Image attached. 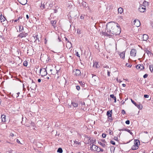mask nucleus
Returning <instances> with one entry per match:
<instances>
[{
	"mask_svg": "<svg viewBox=\"0 0 153 153\" xmlns=\"http://www.w3.org/2000/svg\"><path fill=\"white\" fill-rule=\"evenodd\" d=\"M106 31L105 32V36H111L114 35H117L120 34L121 30L119 25L114 22H109L106 25Z\"/></svg>",
	"mask_w": 153,
	"mask_h": 153,
	"instance_id": "obj_1",
	"label": "nucleus"
},
{
	"mask_svg": "<svg viewBox=\"0 0 153 153\" xmlns=\"http://www.w3.org/2000/svg\"><path fill=\"white\" fill-rule=\"evenodd\" d=\"M40 75L42 76H46L47 74L46 69L44 68L40 69Z\"/></svg>",
	"mask_w": 153,
	"mask_h": 153,
	"instance_id": "obj_2",
	"label": "nucleus"
},
{
	"mask_svg": "<svg viewBox=\"0 0 153 153\" xmlns=\"http://www.w3.org/2000/svg\"><path fill=\"white\" fill-rule=\"evenodd\" d=\"M138 10L141 13L145 12L146 10L145 6L143 5H140L139 8H138Z\"/></svg>",
	"mask_w": 153,
	"mask_h": 153,
	"instance_id": "obj_3",
	"label": "nucleus"
},
{
	"mask_svg": "<svg viewBox=\"0 0 153 153\" xmlns=\"http://www.w3.org/2000/svg\"><path fill=\"white\" fill-rule=\"evenodd\" d=\"M139 36L141 37V39H140V40L143 41L147 40L149 37L148 35L146 34H143V35L141 34Z\"/></svg>",
	"mask_w": 153,
	"mask_h": 153,
	"instance_id": "obj_4",
	"label": "nucleus"
},
{
	"mask_svg": "<svg viewBox=\"0 0 153 153\" xmlns=\"http://www.w3.org/2000/svg\"><path fill=\"white\" fill-rule=\"evenodd\" d=\"M131 102L135 105V106L137 107L138 108L140 109H141L143 108V106L142 104H137L132 99H131Z\"/></svg>",
	"mask_w": 153,
	"mask_h": 153,
	"instance_id": "obj_5",
	"label": "nucleus"
},
{
	"mask_svg": "<svg viewBox=\"0 0 153 153\" xmlns=\"http://www.w3.org/2000/svg\"><path fill=\"white\" fill-rule=\"evenodd\" d=\"M27 35V33H25V32H22L21 33H20V34L18 36V37L22 38L24 37H25Z\"/></svg>",
	"mask_w": 153,
	"mask_h": 153,
	"instance_id": "obj_6",
	"label": "nucleus"
},
{
	"mask_svg": "<svg viewBox=\"0 0 153 153\" xmlns=\"http://www.w3.org/2000/svg\"><path fill=\"white\" fill-rule=\"evenodd\" d=\"M136 53V51L135 49H132L130 52V55L133 57H135Z\"/></svg>",
	"mask_w": 153,
	"mask_h": 153,
	"instance_id": "obj_7",
	"label": "nucleus"
},
{
	"mask_svg": "<svg viewBox=\"0 0 153 153\" xmlns=\"http://www.w3.org/2000/svg\"><path fill=\"white\" fill-rule=\"evenodd\" d=\"M73 72L75 73V75L76 76H79L81 75V72L79 69H76L75 71L74 70Z\"/></svg>",
	"mask_w": 153,
	"mask_h": 153,
	"instance_id": "obj_8",
	"label": "nucleus"
},
{
	"mask_svg": "<svg viewBox=\"0 0 153 153\" xmlns=\"http://www.w3.org/2000/svg\"><path fill=\"white\" fill-rule=\"evenodd\" d=\"M134 22V25L135 26L138 27L140 26V21L138 20H135Z\"/></svg>",
	"mask_w": 153,
	"mask_h": 153,
	"instance_id": "obj_9",
	"label": "nucleus"
},
{
	"mask_svg": "<svg viewBox=\"0 0 153 153\" xmlns=\"http://www.w3.org/2000/svg\"><path fill=\"white\" fill-rule=\"evenodd\" d=\"M98 147L94 144H92L91 145L90 149L92 151H95L96 148L97 149Z\"/></svg>",
	"mask_w": 153,
	"mask_h": 153,
	"instance_id": "obj_10",
	"label": "nucleus"
},
{
	"mask_svg": "<svg viewBox=\"0 0 153 153\" xmlns=\"http://www.w3.org/2000/svg\"><path fill=\"white\" fill-rule=\"evenodd\" d=\"M18 2L22 5H25L27 2V0H18Z\"/></svg>",
	"mask_w": 153,
	"mask_h": 153,
	"instance_id": "obj_11",
	"label": "nucleus"
},
{
	"mask_svg": "<svg viewBox=\"0 0 153 153\" xmlns=\"http://www.w3.org/2000/svg\"><path fill=\"white\" fill-rule=\"evenodd\" d=\"M136 68L137 69L141 70L144 69V67L143 65L138 64L136 66Z\"/></svg>",
	"mask_w": 153,
	"mask_h": 153,
	"instance_id": "obj_12",
	"label": "nucleus"
},
{
	"mask_svg": "<svg viewBox=\"0 0 153 153\" xmlns=\"http://www.w3.org/2000/svg\"><path fill=\"white\" fill-rule=\"evenodd\" d=\"M32 83L31 86L30 87V88L32 90H34V89H35L36 85V84L34 82H33V80H32Z\"/></svg>",
	"mask_w": 153,
	"mask_h": 153,
	"instance_id": "obj_13",
	"label": "nucleus"
},
{
	"mask_svg": "<svg viewBox=\"0 0 153 153\" xmlns=\"http://www.w3.org/2000/svg\"><path fill=\"white\" fill-rule=\"evenodd\" d=\"M125 52L124 51L119 54L120 57L123 59H125Z\"/></svg>",
	"mask_w": 153,
	"mask_h": 153,
	"instance_id": "obj_14",
	"label": "nucleus"
},
{
	"mask_svg": "<svg viewBox=\"0 0 153 153\" xmlns=\"http://www.w3.org/2000/svg\"><path fill=\"white\" fill-rule=\"evenodd\" d=\"M146 53H147L149 56H153V54L151 52L149 51L147 49H146L145 50Z\"/></svg>",
	"mask_w": 153,
	"mask_h": 153,
	"instance_id": "obj_15",
	"label": "nucleus"
},
{
	"mask_svg": "<svg viewBox=\"0 0 153 153\" xmlns=\"http://www.w3.org/2000/svg\"><path fill=\"white\" fill-rule=\"evenodd\" d=\"M0 20L1 22V23H2L3 22H4L6 20V18L4 17V16H2L1 14L0 15Z\"/></svg>",
	"mask_w": 153,
	"mask_h": 153,
	"instance_id": "obj_16",
	"label": "nucleus"
},
{
	"mask_svg": "<svg viewBox=\"0 0 153 153\" xmlns=\"http://www.w3.org/2000/svg\"><path fill=\"white\" fill-rule=\"evenodd\" d=\"M79 104L81 105L82 106V109L83 110H84V107L85 106V103L84 102L81 101L80 102Z\"/></svg>",
	"mask_w": 153,
	"mask_h": 153,
	"instance_id": "obj_17",
	"label": "nucleus"
},
{
	"mask_svg": "<svg viewBox=\"0 0 153 153\" xmlns=\"http://www.w3.org/2000/svg\"><path fill=\"white\" fill-rule=\"evenodd\" d=\"M138 146L137 145H133L131 148V149L132 150H136L138 149Z\"/></svg>",
	"mask_w": 153,
	"mask_h": 153,
	"instance_id": "obj_18",
	"label": "nucleus"
},
{
	"mask_svg": "<svg viewBox=\"0 0 153 153\" xmlns=\"http://www.w3.org/2000/svg\"><path fill=\"white\" fill-rule=\"evenodd\" d=\"M1 118L2 119V122H5L6 121V116L4 115H1Z\"/></svg>",
	"mask_w": 153,
	"mask_h": 153,
	"instance_id": "obj_19",
	"label": "nucleus"
},
{
	"mask_svg": "<svg viewBox=\"0 0 153 153\" xmlns=\"http://www.w3.org/2000/svg\"><path fill=\"white\" fill-rule=\"evenodd\" d=\"M98 79V77L95 75L93 76H92V79L93 81H94V82H95Z\"/></svg>",
	"mask_w": 153,
	"mask_h": 153,
	"instance_id": "obj_20",
	"label": "nucleus"
},
{
	"mask_svg": "<svg viewBox=\"0 0 153 153\" xmlns=\"http://www.w3.org/2000/svg\"><path fill=\"white\" fill-rule=\"evenodd\" d=\"M140 141L139 140L136 139L134 140V145H137L138 146V145H140Z\"/></svg>",
	"mask_w": 153,
	"mask_h": 153,
	"instance_id": "obj_21",
	"label": "nucleus"
},
{
	"mask_svg": "<svg viewBox=\"0 0 153 153\" xmlns=\"http://www.w3.org/2000/svg\"><path fill=\"white\" fill-rule=\"evenodd\" d=\"M59 71H57V70H56L55 69H54V70L52 72H51V74L53 75H55L56 74H58Z\"/></svg>",
	"mask_w": 153,
	"mask_h": 153,
	"instance_id": "obj_22",
	"label": "nucleus"
},
{
	"mask_svg": "<svg viewBox=\"0 0 153 153\" xmlns=\"http://www.w3.org/2000/svg\"><path fill=\"white\" fill-rule=\"evenodd\" d=\"M71 104L73 105V106L74 107H77L78 106V104L76 102H71Z\"/></svg>",
	"mask_w": 153,
	"mask_h": 153,
	"instance_id": "obj_23",
	"label": "nucleus"
},
{
	"mask_svg": "<svg viewBox=\"0 0 153 153\" xmlns=\"http://www.w3.org/2000/svg\"><path fill=\"white\" fill-rule=\"evenodd\" d=\"M110 97L113 98V99L114 100V102L115 103L116 102V97L114 96V94H111L110 95Z\"/></svg>",
	"mask_w": 153,
	"mask_h": 153,
	"instance_id": "obj_24",
	"label": "nucleus"
},
{
	"mask_svg": "<svg viewBox=\"0 0 153 153\" xmlns=\"http://www.w3.org/2000/svg\"><path fill=\"white\" fill-rule=\"evenodd\" d=\"M98 143L100 145H101V146L103 147H105L106 146L105 143H103L101 141H98Z\"/></svg>",
	"mask_w": 153,
	"mask_h": 153,
	"instance_id": "obj_25",
	"label": "nucleus"
},
{
	"mask_svg": "<svg viewBox=\"0 0 153 153\" xmlns=\"http://www.w3.org/2000/svg\"><path fill=\"white\" fill-rule=\"evenodd\" d=\"M111 113H112V110H111L110 111H108L107 112V115L109 117H111Z\"/></svg>",
	"mask_w": 153,
	"mask_h": 153,
	"instance_id": "obj_26",
	"label": "nucleus"
},
{
	"mask_svg": "<svg viewBox=\"0 0 153 153\" xmlns=\"http://www.w3.org/2000/svg\"><path fill=\"white\" fill-rule=\"evenodd\" d=\"M118 12L120 13H122L123 12V10L122 8L119 7L118 9Z\"/></svg>",
	"mask_w": 153,
	"mask_h": 153,
	"instance_id": "obj_27",
	"label": "nucleus"
},
{
	"mask_svg": "<svg viewBox=\"0 0 153 153\" xmlns=\"http://www.w3.org/2000/svg\"><path fill=\"white\" fill-rule=\"evenodd\" d=\"M34 38L35 39V42H37V41L38 42H39V40L38 37V35H36L34 36Z\"/></svg>",
	"mask_w": 153,
	"mask_h": 153,
	"instance_id": "obj_28",
	"label": "nucleus"
},
{
	"mask_svg": "<svg viewBox=\"0 0 153 153\" xmlns=\"http://www.w3.org/2000/svg\"><path fill=\"white\" fill-rule=\"evenodd\" d=\"M115 150V148L113 146H112L110 147V150L111 153H114Z\"/></svg>",
	"mask_w": 153,
	"mask_h": 153,
	"instance_id": "obj_29",
	"label": "nucleus"
},
{
	"mask_svg": "<svg viewBox=\"0 0 153 153\" xmlns=\"http://www.w3.org/2000/svg\"><path fill=\"white\" fill-rule=\"evenodd\" d=\"M19 31L22 32L24 30V27H23L22 26L19 25Z\"/></svg>",
	"mask_w": 153,
	"mask_h": 153,
	"instance_id": "obj_30",
	"label": "nucleus"
},
{
	"mask_svg": "<svg viewBox=\"0 0 153 153\" xmlns=\"http://www.w3.org/2000/svg\"><path fill=\"white\" fill-rule=\"evenodd\" d=\"M51 23L52 24V26L53 27H55V24L56 23V22L55 20H54V21L52 20L51 21Z\"/></svg>",
	"mask_w": 153,
	"mask_h": 153,
	"instance_id": "obj_31",
	"label": "nucleus"
},
{
	"mask_svg": "<svg viewBox=\"0 0 153 153\" xmlns=\"http://www.w3.org/2000/svg\"><path fill=\"white\" fill-rule=\"evenodd\" d=\"M149 69L151 72L153 73V65H149Z\"/></svg>",
	"mask_w": 153,
	"mask_h": 153,
	"instance_id": "obj_32",
	"label": "nucleus"
},
{
	"mask_svg": "<svg viewBox=\"0 0 153 153\" xmlns=\"http://www.w3.org/2000/svg\"><path fill=\"white\" fill-rule=\"evenodd\" d=\"M57 152L60 153H62L63 152L62 149L61 148H58L57 150Z\"/></svg>",
	"mask_w": 153,
	"mask_h": 153,
	"instance_id": "obj_33",
	"label": "nucleus"
},
{
	"mask_svg": "<svg viewBox=\"0 0 153 153\" xmlns=\"http://www.w3.org/2000/svg\"><path fill=\"white\" fill-rule=\"evenodd\" d=\"M125 131H127L131 135H132L133 134L132 132H131L130 130L128 129L125 128Z\"/></svg>",
	"mask_w": 153,
	"mask_h": 153,
	"instance_id": "obj_34",
	"label": "nucleus"
},
{
	"mask_svg": "<svg viewBox=\"0 0 153 153\" xmlns=\"http://www.w3.org/2000/svg\"><path fill=\"white\" fill-rule=\"evenodd\" d=\"M148 2H147V1H144L143 2V5L144 6H145V5H148Z\"/></svg>",
	"mask_w": 153,
	"mask_h": 153,
	"instance_id": "obj_35",
	"label": "nucleus"
},
{
	"mask_svg": "<svg viewBox=\"0 0 153 153\" xmlns=\"http://www.w3.org/2000/svg\"><path fill=\"white\" fill-rule=\"evenodd\" d=\"M27 61H25L23 62V65L25 66H27Z\"/></svg>",
	"mask_w": 153,
	"mask_h": 153,
	"instance_id": "obj_36",
	"label": "nucleus"
},
{
	"mask_svg": "<svg viewBox=\"0 0 153 153\" xmlns=\"http://www.w3.org/2000/svg\"><path fill=\"white\" fill-rule=\"evenodd\" d=\"M89 140H90V143H91V144H92L94 142V140H93V139L91 140L90 138L89 139Z\"/></svg>",
	"mask_w": 153,
	"mask_h": 153,
	"instance_id": "obj_37",
	"label": "nucleus"
},
{
	"mask_svg": "<svg viewBox=\"0 0 153 153\" xmlns=\"http://www.w3.org/2000/svg\"><path fill=\"white\" fill-rule=\"evenodd\" d=\"M95 151H96L97 152H100V148L98 147V148H96Z\"/></svg>",
	"mask_w": 153,
	"mask_h": 153,
	"instance_id": "obj_38",
	"label": "nucleus"
},
{
	"mask_svg": "<svg viewBox=\"0 0 153 153\" xmlns=\"http://www.w3.org/2000/svg\"><path fill=\"white\" fill-rule=\"evenodd\" d=\"M74 143L76 144H78V145H80V142H79L78 141H76V140L74 141Z\"/></svg>",
	"mask_w": 153,
	"mask_h": 153,
	"instance_id": "obj_39",
	"label": "nucleus"
},
{
	"mask_svg": "<svg viewBox=\"0 0 153 153\" xmlns=\"http://www.w3.org/2000/svg\"><path fill=\"white\" fill-rule=\"evenodd\" d=\"M148 74H145L144 75L143 77L144 78H146L148 76Z\"/></svg>",
	"mask_w": 153,
	"mask_h": 153,
	"instance_id": "obj_40",
	"label": "nucleus"
},
{
	"mask_svg": "<svg viewBox=\"0 0 153 153\" xmlns=\"http://www.w3.org/2000/svg\"><path fill=\"white\" fill-rule=\"evenodd\" d=\"M110 143L113 145H115V142L113 140H111Z\"/></svg>",
	"mask_w": 153,
	"mask_h": 153,
	"instance_id": "obj_41",
	"label": "nucleus"
},
{
	"mask_svg": "<svg viewBox=\"0 0 153 153\" xmlns=\"http://www.w3.org/2000/svg\"><path fill=\"white\" fill-rule=\"evenodd\" d=\"M76 89L78 91H79L80 89V87L79 86L77 85L76 86Z\"/></svg>",
	"mask_w": 153,
	"mask_h": 153,
	"instance_id": "obj_42",
	"label": "nucleus"
},
{
	"mask_svg": "<svg viewBox=\"0 0 153 153\" xmlns=\"http://www.w3.org/2000/svg\"><path fill=\"white\" fill-rule=\"evenodd\" d=\"M125 123L127 124H129L130 123V121L129 120H127L126 121Z\"/></svg>",
	"mask_w": 153,
	"mask_h": 153,
	"instance_id": "obj_43",
	"label": "nucleus"
},
{
	"mask_svg": "<svg viewBox=\"0 0 153 153\" xmlns=\"http://www.w3.org/2000/svg\"><path fill=\"white\" fill-rule=\"evenodd\" d=\"M65 40L66 41H67L68 43H69L70 44V45L71 46V42L69 41V40H68V39L67 38L65 37Z\"/></svg>",
	"mask_w": 153,
	"mask_h": 153,
	"instance_id": "obj_44",
	"label": "nucleus"
},
{
	"mask_svg": "<svg viewBox=\"0 0 153 153\" xmlns=\"http://www.w3.org/2000/svg\"><path fill=\"white\" fill-rule=\"evenodd\" d=\"M97 63H96L95 62L93 65V66L94 67H96V68H97Z\"/></svg>",
	"mask_w": 153,
	"mask_h": 153,
	"instance_id": "obj_45",
	"label": "nucleus"
},
{
	"mask_svg": "<svg viewBox=\"0 0 153 153\" xmlns=\"http://www.w3.org/2000/svg\"><path fill=\"white\" fill-rule=\"evenodd\" d=\"M106 134H102V136L103 138H105L106 137Z\"/></svg>",
	"mask_w": 153,
	"mask_h": 153,
	"instance_id": "obj_46",
	"label": "nucleus"
},
{
	"mask_svg": "<svg viewBox=\"0 0 153 153\" xmlns=\"http://www.w3.org/2000/svg\"><path fill=\"white\" fill-rule=\"evenodd\" d=\"M126 66L128 67H131V65H129L128 63H126Z\"/></svg>",
	"mask_w": 153,
	"mask_h": 153,
	"instance_id": "obj_47",
	"label": "nucleus"
},
{
	"mask_svg": "<svg viewBox=\"0 0 153 153\" xmlns=\"http://www.w3.org/2000/svg\"><path fill=\"white\" fill-rule=\"evenodd\" d=\"M144 97L146 98H148L149 97V95L147 94H145L144 96Z\"/></svg>",
	"mask_w": 153,
	"mask_h": 153,
	"instance_id": "obj_48",
	"label": "nucleus"
},
{
	"mask_svg": "<svg viewBox=\"0 0 153 153\" xmlns=\"http://www.w3.org/2000/svg\"><path fill=\"white\" fill-rule=\"evenodd\" d=\"M16 142H17V143H18L19 144H22V143H20V142L19 141V140L18 139H17L16 140Z\"/></svg>",
	"mask_w": 153,
	"mask_h": 153,
	"instance_id": "obj_49",
	"label": "nucleus"
},
{
	"mask_svg": "<svg viewBox=\"0 0 153 153\" xmlns=\"http://www.w3.org/2000/svg\"><path fill=\"white\" fill-rule=\"evenodd\" d=\"M121 113L123 114H124L125 113V111L124 110H122L121 111Z\"/></svg>",
	"mask_w": 153,
	"mask_h": 153,
	"instance_id": "obj_50",
	"label": "nucleus"
},
{
	"mask_svg": "<svg viewBox=\"0 0 153 153\" xmlns=\"http://www.w3.org/2000/svg\"><path fill=\"white\" fill-rule=\"evenodd\" d=\"M107 75L108 76H110V72L109 71H107Z\"/></svg>",
	"mask_w": 153,
	"mask_h": 153,
	"instance_id": "obj_51",
	"label": "nucleus"
},
{
	"mask_svg": "<svg viewBox=\"0 0 153 153\" xmlns=\"http://www.w3.org/2000/svg\"><path fill=\"white\" fill-rule=\"evenodd\" d=\"M114 139L115 140H116L117 141L118 140V137H114Z\"/></svg>",
	"mask_w": 153,
	"mask_h": 153,
	"instance_id": "obj_52",
	"label": "nucleus"
},
{
	"mask_svg": "<svg viewBox=\"0 0 153 153\" xmlns=\"http://www.w3.org/2000/svg\"><path fill=\"white\" fill-rule=\"evenodd\" d=\"M79 83L80 85H84V82H79Z\"/></svg>",
	"mask_w": 153,
	"mask_h": 153,
	"instance_id": "obj_53",
	"label": "nucleus"
},
{
	"mask_svg": "<svg viewBox=\"0 0 153 153\" xmlns=\"http://www.w3.org/2000/svg\"><path fill=\"white\" fill-rule=\"evenodd\" d=\"M41 7L42 9L44 8L45 7V5L44 4L42 5L41 6Z\"/></svg>",
	"mask_w": 153,
	"mask_h": 153,
	"instance_id": "obj_54",
	"label": "nucleus"
},
{
	"mask_svg": "<svg viewBox=\"0 0 153 153\" xmlns=\"http://www.w3.org/2000/svg\"><path fill=\"white\" fill-rule=\"evenodd\" d=\"M76 56L78 57H79L80 56H79V54H78V52H77L76 53Z\"/></svg>",
	"mask_w": 153,
	"mask_h": 153,
	"instance_id": "obj_55",
	"label": "nucleus"
},
{
	"mask_svg": "<svg viewBox=\"0 0 153 153\" xmlns=\"http://www.w3.org/2000/svg\"><path fill=\"white\" fill-rule=\"evenodd\" d=\"M20 94V93L19 92H18L17 93V94L18 95V96H16V97L18 98V97H19V94Z\"/></svg>",
	"mask_w": 153,
	"mask_h": 153,
	"instance_id": "obj_56",
	"label": "nucleus"
},
{
	"mask_svg": "<svg viewBox=\"0 0 153 153\" xmlns=\"http://www.w3.org/2000/svg\"><path fill=\"white\" fill-rule=\"evenodd\" d=\"M58 39L59 40V42L61 41V38L59 37V36L58 37Z\"/></svg>",
	"mask_w": 153,
	"mask_h": 153,
	"instance_id": "obj_57",
	"label": "nucleus"
},
{
	"mask_svg": "<svg viewBox=\"0 0 153 153\" xmlns=\"http://www.w3.org/2000/svg\"><path fill=\"white\" fill-rule=\"evenodd\" d=\"M20 18V17H19L18 19H16V20H14V22H17V21H18L19 19Z\"/></svg>",
	"mask_w": 153,
	"mask_h": 153,
	"instance_id": "obj_58",
	"label": "nucleus"
},
{
	"mask_svg": "<svg viewBox=\"0 0 153 153\" xmlns=\"http://www.w3.org/2000/svg\"><path fill=\"white\" fill-rule=\"evenodd\" d=\"M50 79L49 77L47 76L46 78H45V79H47V80L49 79Z\"/></svg>",
	"mask_w": 153,
	"mask_h": 153,
	"instance_id": "obj_59",
	"label": "nucleus"
},
{
	"mask_svg": "<svg viewBox=\"0 0 153 153\" xmlns=\"http://www.w3.org/2000/svg\"><path fill=\"white\" fill-rule=\"evenodd\" d=\"M10 136L11 137H13L14 136V134L13 133H10Z\"/></svg>",
	"mask_w": 153,
	"mask_h": 153,
	"instance_id": "obj_60",
	"label": "nucleus"
},
{
	"mask_svg": "<svg viewBox=\"0 0 153 153\" xmlns=\"http://www.w3.org/2000/svg\"><path fill=\"white\" fill-rule=\"evenodd\" d=\"M38 81L39 82H41V79H39L38 80Z\"/></svg>",
	"mask_w": 153,
	"mask_h": 153,
	"instance_id": "obj_61",
	"label": "nucleus"
},
{
	"mask_svg": "<svg viewBox=\"0 0 153 153\" xmlns=\"http://www.w3.org/2000/svg\"><path fill=\"white\" fill-rule=\"evenodd\" d=\"M101 141V142H105V140L104 139L102 140Z\"/></svg>",
	"mask_w": 153,
	"mask_h": 153,
	"instance_id": "obj_62",
	"label": "nucleus"
},
{
	"mask_svg": "<svg viewBox=\"0 0 153 153\" xmlns=\"http://www.w3.org/2000/svg\"><path fill=\"white\" fill-rule=\"evenodd\" d=\"M26 18L27 19H29V16H28V15H26Z\"/></svg>",
	"mask_w": 153,
	"mask_h": 153,
	"instance_id": "obj_63",
	"label": "nucleus"
},
{
	"mask_svg": "<svg viewBox=\"0 0 153 153\" xmlns=\"http://www.w3.org/2000/svg\"><path fill=\"white\" fill-rule=\"evenodd\" d=\"M122 102L121 104H122L123 105L125 103V101H122Z\"/></svg>",
	"mask_w": 153,
	"mask_h": 153,
	"instance_id": "obj_64",
	"label": "nucleus"
}]
</instances>
